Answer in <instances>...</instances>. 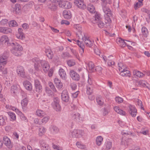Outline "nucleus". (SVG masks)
Wrapping results in <instances>:
<instances>
[{"mask_svg": "<svg viewBox=\"0 0 150 150\" xmlns=\"http://www.w3.org/2000/svg\"><path fill=\"white\" fill-rule=\"evenodd\" d=\"M96 99L97 103L98 105H103L104 103L102 101V98L100 96H96Z\"/></svg>", "mask_w": 150, "mask_h": 150, "instance_id": "obj_33", "label": "nucleus"}, {"mask_svg": "<svg viewBox=\"0 0 150 150\" xmlns=\"http://www.w3.org/2000/svg\"><path fill=\"white\" fill-rule=\"evenodd\" d=\"M76 145L77 147L81 149H83L85 147V146L81 144V143L79 142H77L76 143Z\"/></svg>", "mask_w": 150, "mask_h": 150, "instance_id": "obj_60", "label": "nucleus"}, {"mask_svg": "<svg viewBox=\"0 0 150 150\" xmlns=\"http://www.w3.org/2000/svg\"><path fill=\"white\" fill-rule=\"evenodd\" d=\"M117 41H118L120 42V45L122 47H125L127 45V43L124 41V40H122L121 38H120L117 40Z\"/></svg>", "mask_w": 150, "mask_h": 150, "instance_id": "obj_30", "label": "nucleus"}, {"mask_svg": "<svg viewBox=\"0 0 150 150\" xmlns=\"http://www.w3.org/2000/svg\"><path fill=\"white\" fill-rule=\"evenodd\" d=\"M0 41L2 43H6L8 44L9 42L8 38L7 35H3L1 37Z\"/></svg>", "mask_w": 150, "mask_h": 150, "instance_id": "obj_25", "label": "nucleus"}, {"mask_svg": "<svg viewBox=\"0 0 150 150\" xmlns=\"http://www.w3.org/2000/svg\"><path fill=\"white\" fill-rule=\"evenodd\" d=\"M33 61L35 63V69L38 71L42 67L43 71L46 72L49 69L50 67L47 62L45 60H40L39 59L35 58L33 59Z\"/></svg>", "mask_w": 150, "mask_h": 150, "instance_id": "obj_1", "label": "nucleus"}, {"mask_svg": "<svg viewBox=\"0 0 150 150\" xmlns=\"http://www.w3.org/2000/svg\"><path fill=\"white\" fill-rule=\"evenodd\" d=\"M84 46L83 45H82V46L81 47V48L79 49V53L81 56H82V53L84 52Z\"/></svg>", "mask_w": 150, "mask_h": 150, "instance_id": "obj_64", "label": "nucleus"}, {"mask_svg": "<svg viewBox=\"0 0 150 150\" xmlns=\"http://www.w3.org/2000/svg\"><path fill=\"white\" fill-rule=\"evenodd\" d=\"M87 9L90 13H94V6L93 4L90 3L88 6Z\"/></svg>", "mask_w": 150, "mask_h": 150, "instance_id": "obj_37", "label": "nucleus"}, {"mask_svg": "<svg viewBox=\"0 0 150 150\" xmlns=\"http://www.w3.org/2000/svg\"><path fill=\"white\" fill-rule=\"evenodd\" d=\"M133 74L134 75H136L139 77H142L144 76V74L142 73H141L139 71H137V70H134L133 71Z\"/></svg>", "mask_w": 150, "mask_h": 150, "instance_id": "obj_29", "label": "nucleus"}, {"mask_svg": "<svg viewBox=\"0 0 150 150\" xmlns=\"http://www.w3.org/2000/svg\"><path fill=\"white\" fill-rule=\"evenodd\" d=\"M13 11L16 13H19L21 11V8L19 4L15 5L13 8Z\"/></svg>", "mask_w": 150, "mask_h": 150, "instance_id": "obj_26", "label": "nucleus"}, {"mask_svg": "<svg viewBox=\"0 0 150 150\" xmlns=\"http://www.w3.org/2000/svg\"><path fill=\"white\" fill-rule=\"evenodd\" d=\"M114 110L118 113L122 115H125L126 113L125 111L120 109L119 108L115 106L114 108Z\"/></svg>", "mask_w": 150, "mask_h": 150, "instance_id": "obj_23", "label": "nucleus"}, {"mask_svg": "<svg viewBox=\"0 0 150 150\" xmlns=\"http://www.w3.org/2000/svg\"><path fill=\"white\" fill-rule=\"evenodd\" d=\"M47 56L49 59H52L53 57V52L50 50L49 49H46L45 50Z\"/></svg>", "mask_w": 150, "mask_h": 150, "instance_id": "obj_24", "label": "nucleus"}, {"mask_svg": "<svg viewBox=\"0 0 150 150\" xmlns=\"http://www.w3.org/2000/svg\"><path fill=\"white\" fill-rule=\"evenodd\" d=\"M53 108L57 111H59L61 110V107L59 104H53Z\"/></svg>", "mask_w": 150, "mask_h": 150, "instance_id": "obj_46", "label": "nucleus"}, {"mask_svg": "<svg viewBox=\"0 0 150 150\" xmlns=\"http://www.w3.org/2000/svg\"><path fill=\"white\" fill-rule=\"evenodd\" d=\"M70 86L73 90H75L77 88L76 84L74 83H71L70 84Z\"/></svg>", "mask_w": 150, "mask_h": 150, "instance_id": "obj_62", "label": "nucleus"}, {"mask_svg": "<svg viewBox=\"0 0 150 150\" xmlns=\"http://www.w3.org/2000/svg\"><path fill=\"white\" fill-rule=\"evenodd\" d=\"M49 118L48 117H45L42 119L40 120V123L43 124L46 123L48 121Z\"/></svg>", "mask_w": 150, "mask_h": 150, "instance_id": "obj_51", "label": "nucleus"}, {"mask_svg": "<svg viewBox=\"0 0 150 150\" xmlns=\"http://www.w3.org/2000/svg\"><path fill=\"white\" fill-rule=\"evenodd\" d=\"M46 129L44 127H41L39 129V136H41L43 135L45 132Z\"/></svg>", "mask_w": 150, "mask_h": 150, "instance_id": "obj_44", "label": "nucleus"}, {"mask_svg": "<svg viewBox=\"0 0 150 150\" xmlns=\"http://www.w3.org/2000/svg\"><path fill=\"white\" fill-rule=\"evenodd\" d=\"M93 85H88L87 87L86 93L88 95L89 99L93 100H94Z\"/></svg>", "mask_w": 150, "mask_h": 150, "instance_id": "obj_7", "label": "nucleus"}, {"mask_svg": "<svg viewBox=\"0 0 150 150\" xmlns=\"http://www.w3.org/2000/svg\"><path fill=\"white\" fill-rule=\"evenodd\" d=\"M131 115L133 117H135L137 113V110L133 106L130 105L129 106Z\"/></svg>", "mask_w": 150, "mask_h": 150, "instance_id": "obj_20", "label": "nucleus"}, {"mask_svg": "<svg viewBox=\"0 0 150 150\" xmlns=\"http://www.w3.org/2000/svg\"><path fill=\"white\" fill-rule=\"evenodd\" d=\"M61 99L62 100L66 103L68 102L69 97L68 92L66 91H64L61 93Z\"/></svg>", "mask_w": 150, "mask_h": 150, "instance_id": "obj_11", "label": "nucleus"}, {"mask_svg": "<svg viewBox=\"0 0 150 150\" xmlns=\"http://www.w3.org/2000/svg\"><path fill=\"white\" fill-rule=\"evenodd\" d=\"M143 5V2H137L134 5V8L135 10H137Z\"/></svg>", "mask_w": 150, "mask_h": 150, "instance_id": "obj_49", "label": "nucleus"}, {"mask_svg": "<svg viewBox=\"0 0 150 150\" xmlns=\"http://www.w3.org/2000/svg\"><path fill=\"white\" fill-rule=\"evenodd\" d=\"M71 135L73 137L77 138L79 137L78 130L74 129L71 132Z\"/></svg>", "mask_w": 150, "mask_h": 150, "instance_id": "obj_36", "label": "nucleus"}, {"mask_svg": "<svg viewBox=\"0 0 150 150\" xmlns=\"http://www.w3.org/2000/svg\"><path fill=\"white\" fill-rule=\"evenodd\" d=\"M28 100L27 98H25L23 99L21 101V104L22 108H25L26 106L28 104Z\"/></svg>", "mask_w": 150, "mask_h": 150, "instance_id": "obj_34", "label": "nucleus"}, {"mask_svg": "<svg viewBox=\"0 0 150 150\" xmlns=\"http://www.w3.org/2000/svg\"><path fill=\"white\" fill-rule=\"evenodd\" d=\"M142 34L144 37H146L148 35L147 29L145 27H143L142 29Z\"/></svg>", "mask_w": 150, "mask_h": 150, "instance_id": "obj_40", "label": "nucleus"}, {"mask_svg": "<svg viewBox=\"0 0 150 150\" xmlns=\"http://www.w3.org/2000/svg\"><path fill=\"white\" fill-rule=\"evenodd\" d=\"M137 103H138V105L139 106H140V108L142 109L143 110H144V108L143 107V105L142 104V101L139 100H138V101H137Z\"/></svg>", "mask_w": 150, "mask_h": 150, "instance_id": "obj_61", "label": "nucleus"}, {"mask_svg": "<svg viewBox=\"0 0 150 150\" xmlns=\"http://www.w3.org/2000/svg\"><path fill=\"white\" fill-rule=\"evenodd\" d=\"M102 69V68L99 66L96 67L95 69V71L99 74L101 73Z\"/></svg>", "mask_w": 150, "mask_h": 150, "instance_id": "obj_55", "label": "nucleus"}, {"mask_svg": "<svg viewBox=\"0 0 150 150\" xmlns=\"http://www.w3.org/2000/svg\"><path fill=\"white\" fill-rule=\"evenodd\" d=\"M7 113L12 120L14 121L16 120V116L14 113L11 112H8Z\"/></svg>", "mask_w": 150, "mask_h": 150, "instance_id": "obj_38", "label": "nucleus"}, {"mask_svg": "<svg viewBox=\"0 0 150 150\" xmlns=\"http://www.w3.org/2000/svg\"><path fill=\"white\" fill-rule=\"evenodd\" d=\"M55 2H57L59 7L64 8H69L71 7L70 3L67 1L64 0H55Z\"/></svg>", "mask_w": 150, "mask_h": 150, "instance_id": "obj_6", "label": "nucleus"}, {"mask_svg": "<svg viewBox=\"0 0 150 150\" xmlns=\"http://www.w3.org/2000/svg\"><path fill=\"white\" fill-rule=\"evenodd\" d=\"M40 144L42 150H51L49 145L45 141L41 140L40 141Z\"/></svg>", "mask_w": 150, "mask_h": 150, "instance_id": "obj_13", "label": "nucleus"}, {"mask_svg": "<svg viewBox=\"0 0 150 150\" xmlns=\"http://www.w3.org/2000/svg\"><path fill=\"white\" fill-rule=\"evenodd\" d=\"M121 72L120 73V75L122 76H127L128 77H130V72L129 71H127V69H126V71H121Z\"/></svg>", "mask_w": 150, "mask_h": 150, "instance_id": "obj_28", "label": "nucleus"}, {"mask_svg": "<svg viewBox=\"0 0 150 150\" xmlns=\"http://www.w3.org/2000/svg\"><path fill=\"white\" fill-rule=\"evenodd\" d=\"M22 31L23 29L22 28H20L18 29V33L16 35V36L18 38L23 40L25 38V36Z\"/></svg>", "mask_w": 150, "mask_h": 150, "instance_id": "obj_18", "label": "nucleus"}, {"mask_svg": "<svg viewBox=\"0 0 150 150\" xmlns=\"http://www.w3.org/2000/svg\"><path fill=\"white\" fill-rule=\"evenodd\" d=\"M103 140L102 137L100 136H98L96 139V144L98 146H100L102 144Z\"/></svg>", "mask_w": 150, "mask_h": 150, "instance_id": "obj_32", "label": "nucleus"}, {"mask_svg": "<svg viewBox=\"0 0 150 150\" xmlns=\"http://www.w3.org/2000/svg\"><path fill=\"white\" fill-rule=\"evenodd\" d=\"M12 47L11 50L12 53L17 56H20L21 55V52L23 50L22 46L16 42H13L10 44Z\"/></svg>", "mask_w": 150, "mask_h": 150, "instance_id": "obj_3", "label": "nucleus"}, {"mask_svg": "<svg viewBox=\"0 0 150 150\" xmlns=\"http://www.w3.org/2000/svg\"><path fill=\"white\" fill-rule=\"evenodd\" d=\"M115 100L118 103H120L123 102V99L122 98L118 97L115 98Z\"/></svg>", "mask_w": 150, "mask_h": 150, "instance_id": "obj_56", "label": "nucleus"}, {"mask_svg": "<svg viewBox=\"0 0 150 150\" xmlns=\"http://www.w3.org/2000/svg\"><path fill=\"white\" fill-rule=\"evenodd\" d=\"M49 86L50 88L52 89L54 92H56L57 90L52 83L50 82L48 83Z\"/></svg>", "mask_w": 150, "mask_h": 150, "instance_id": "obj_50", "label": "nucleus"}, {"mask_svg": "<svg viewBox=\"0 0 150 150\" xmlns=\"http://www.w3.org/2000/svg\"><path fill=\"white\" fill-rule=\"evenodd\" d=\"M55 0H53V1L48 6V8L50 9L51 10L53 11H56L57 8V6L58 5L57 2H55Z\"/></svg>", "mask_w": 150, "mask_h": 150, "instance_id": "obj_17", "label": "nucleus"}, {"mask_svg": "<svg viewBox=\"0 0 150 150\" xmlns=\"http://www.w3.org/2000/svg\"><path fill=\"white\" fill-rule=\"evenodd\" d=\"M107 4L105 3H103L102 4L103 9L106 14V15L108 17V23H106V24H107L108 26H109L110 24L111 21L110 19V17H112V14L110 10L108 8L107 6Z\"/></svg>", "mask_w": 150, "mask_h": 150, "instance_id": "obj_4", "label": "nucleus"}, {"mask_svg": "<svg viewBox=\"0 0 150 150\" xmlns=\"http://www.w3.org/2000/svg\"><path fill=\"white\" fill-rule=\"evenodd\" d=\"M17 90V87L16 86H13L11 87V91L12 93H15Z\"/></svg>", "mask_w": 150, "mask_h": 150, "instance_id": "obj_57", "label": "nucleus"}, {"mask_svg": "<svg viewBox=\"0 0 150 150\" xmlns=\"http://www.w3.org/2000/svg\"><path fill=\"white\" fill-rule=\"evenodd\" d=\"M70 50L71 52L79 60V57L77 53L75 50H74L73 49L70 48Z\"/></svg>", "mask_w": 150, "mask_h": 150, "instance_id": "obj_54", "label": "nucleus"}, {"mask_svg": "<svg viewBox=\"0 0 150 150\" xmlns=\"http://www.w3.org/2000/svg\"><path fill=\"white\" fill-rule=\"evenodd\" d=\"M36 114L39 116H42V117L45 115V114L44 111L40 110H37Z\"/></svg>", "mask_w": 150, "mask_h": 150, "instance_id": "obj_42", "label": "nucleus"}, {"mask_svg": "<svg viewBox=\"0 0 150 150\" xmlns=\"http://www.w3.org/2000/svg\"><path fill=\"white\" fill-rule=\"evenodd\" d=\"M23 84L25 88L29 91H31L32 89V86L31 83L28 81H25L23 82Z\"/></svg>", "mask_w": 150, "mask_h": 150, "instance_id": "obj_19", "label": "nucleus"}, {"mask_svg": "<svg viewBox=\"0 0 150 150\" xmlns=\"http://www.w3.org/2000/svg\"><path fill=\"white\" fill-rule=\"evenodd\" d=\"M94 24L96 25L100 28H103L104 26L105 27L106 26H109L107 24H104L101 15L99 13L94 11Z\"/></svg>", "mask_w": 150, "mask_h": 150, "instance_id": "obj_2", "label": "nucleus"}, {"mask_svg": "<svg viewBox=\"0 0 150 150\" xmlns=\"http://www.w3.org/2000/svg\"><path fill=\"white\" fill-rule=\"evenodd\" d=\"M75 4L80 9H84L86 6L83 2V0H75L74 1Z\"/></svg>", "mask_w": 150, "mask_h": 150, "instance_id": "obj_14", "label": "nucleus"}, {"mask_svg": "<svg viewBox=\"0 0 150 150\" xmlns=\"http://www.w3.org/2000/svg\"><path fill=\"white\" fill-rule=\"evenodd\" d=\"M35 85L36 91L39 93H41L42 90V88L40 81L38 80H35Z\"/></svg>", "mask_w": 150, "mask_h": 150, "instance_id": "obj_10", "label": "nucleus"}, {"mask_svg": "<svg viewBox=\"0 0 150 150\" xmlns=\"http://www.w3.org/2000/svg\"><path fill=\"white\" fill-rule=\"evenodd\" d=\"M5 119H6V117L0 116V126H3L6 124Z\"/></svg>", "mask_w": 150, "mask_h": 150, "instance_id": "obj_35", "label": "nucleus"}, {"mask_svg": "<svg viewBox=\"0 0 150 150\" xmlns=\"http://www.w3.org/2000/svg\"><path fill=\"white\" fill-rule=\"evenodd\" d=\"M3 144L9 149H11L12 147L11 142L10 139L6 136H4L3 138Z\"/></svg>", "mask_w": 150, "mask_h": 150, "instance_id": "obj_9", "label": "nucleus"}, {"mask_svg": "<svg viewBox=\"0 0 150 150\" xmlns=\"http://www.w3.org/2000/svg\"><path fill=\"white\" fill-rule=\"evenodd\" d=\"M118 65L119 67V70L120 71H126V67L124 66L122 63L121 62L118 63Z\"/></svg>", "mask_w": 150, "mask_h": 150, "instance_id": "obj_43", "label": "nucleus"}, {"mask_svg": "<svg viewBox=\"0 0 150 150\" xmlns=\"http://www.w3.org/2000/svg\"><path fill=\"white\" fill-rule=\"evenodd\" d=\"M59 74L60 77L63 79L66 78V74L64 70L62 69H60L59 71Z\"/></svg>", "mask_w": 150, "mask_h": 150, "instance_id": "obj_27", "label": "nucleus"}, {"mask_svg": "<svg viewBox=\"0 0 150 150\" xmlns=\"http://www.w3.org/2000/svg\"><path fill=\"white\" fill-rule=\"evenodd\" d=\"M103 3H105L106 4H110L112 3V0H101Z\"/></svg>", "mask_w": 150, "mask_h": 150, "instance_id": "obj_59", "label": "nucleus"}, {"mask_svg": "<svg viewBox=\"0 0 150 150\" xmlns=\"http://www.w3.org/2000/svg\"><path fill=\"white\" fill-rule=\"evenodd\" d=\"M18 25L17 23L14 20L10 21L9 23V26L10 27H16Z\"/></svg>", "mask_w": 150, "mask_h": 150, "instance_id": "obj_39", "label": "nucleus"}, {"mask_svg": "<svg viewBox=\"0 0 150 150\" xmlns=\"http://www.w3.org/2000/svg\"><path fill=\"white\" fill-rule=\"evenodd\" d=\"M50 130L51 132L53 133H57L59 132V129L56 126L54 125H52L50 128Z\"/></svg>", "mask_w": 150, "mask_h": 150, "instance_id": "obj_31", "label": "nucleus"}, {"mask_svg": "<svg viewBox=\"0 0 150 150\" xmlns=\"http://www.w3.org/2000/svg\"><path fill=\"white\" fill-rule=\"evenodd\" d=\"M82 33L81 32H79L77 34L78 35V37H79V38L80 39L81 38L83 41L84 42L86 46L91 47L93 45L91 41L87 37L86 35L84 34H83V36Z\"/></svg>", "mask_w": 150, "mask_h": 150, "instance_id": "obj_5", "label": "nucleus"}, {"mask_svg": "<svg viewBox=\"0 0 150 150\" xmlns=\"http://www.w3.org/2000/svg\"><path fill=\"white\" fill-rule=\"evenodd\" d=\"M16 72L19 76L23 78H25L26 77L24 69L22 66H18L17 67Z\"/></svg>", "mask_w": 150, "mask_h": 150, "instance_id": "obj_8", "label": "nucleus"}, {"mask_svg": "<svg viewBox=\"0 0 150 150\" xmlns=\"http://www.w3.org/2000/svg\"><path fill=\"white\" fill-rule=\"evenodd\" d=\"M67 64L69 67H71L74 66L75 64L74 60L73 59H70L67 61Z\"/></svg>", "mask_w": 150, "mask_h": 150, "instance_id": "obj_47", "label": "nucleus"}, {"mask_svg": "<svg viewBox=\"0 0 150 150\" xmlns=\"http://www.w3.org/2000/svg\"><path fill=\"white\" fill-rule=\"evenodd\" d=\"M12 32V30L10 28L5 27H0V32L3 34H8Z\"/></svg>", "mask_w": 150, "mask_h": 150, "instance_id": "obj_16", "label": "nucleus"}, {"mask_svg": "<svg viewBox=\"0 0 150 150\" xmlns=\"http://www.w3.org/2000/svg\"><path fill=\"white\" fill-rule=\"evenodd\" d=\"M11 109L13 111H15L16 112H18L20 114L22 113L21 112L19 111V110L17 109L15 107L11 106Z\"/></svg>", "mask_w": 150, "mask_h": 150, "instance_id": "obj_63", "label": "nucleus"}, {"mask_svg": "<svg viewBox=\"0 0 150 150\" xmlns=\"http://www.w3.org/2000/svg\"><path fill=\"white\" fill-rule=\"evenodd\" d=\"M70 76L71 78L76 81L79 80L80 77L79 74L73 70H71L70 71Z\"/></svg>", "mask_w": 150, "mask_h": 150, "instance_id": "obj_12", "label": "nucleus"}, {"mask_svg": "<svg viewBox=\"0 0 150 150\" xmlns=\"http://www.w3.org/2000/svg\"><path fill=\"white\" fill-rule=\"evenodd\" d=\"M46 93L48 94V96H53V93L52 91L49 88H46Z\"/></svg>", "mask_w": 150, "mask_h": 150, "instance_id": "obj_52", "label": "nucleus"}, {"mask_svg": "<svg viewBox=\"0 0 150 150\" xmlns=\"http://www.w3.org/2000/svg\"><path fill=\"white\" fill-rule=\"evenodd\" d=\"M140 86H142L144 87H146L149 89L148 86L147 85H148V83L146 82L144 80L140 81Z\"/></svg>", "mask_w": 150, "mask_h": 150, "instance_id": "obj_41", "label": "nucleus"}, {"mask_svg": "<svg viewBox=\"0 0 150 150\" xmlns=\"http://www.w3.org/2000/svg\"><path fill=\"white\" fill-rule=\"evenodd\" d=\"M0 63H2L4 65H5L7 63L6 59L3 57H0Z\"/></svg>", "mask_w": 150, "mask_h": 150, "instance_id": "obj_53", "label": "nucleus"}, {"mask_svg": "<svg viewBox=\"0 0 150 150\" xmlns=\"http://www.w3.org/2000/svg\"><path fill=\"white\" fill-rule=\"evenodd\" d=\"M63 15L64 18L67 19H70L71 17V14L69 11H64L63 12Z\"/></svg>", "mask_w": 150, "mask_h": 150, "instance_id": "obj_22", "label": "nucleus"}, {"mask_svg": "<svg viewBox=\"0 0 150 150\" xmlns=\"http://www.w3.org/2000/svg\"><path fill=\"white\" fill-rule=\"evenodd\" d=\"M54 83L56 85V87L59 89H61L63 87L62 83L60 80L57 78H55L54 79Z\"/></svg>", "mask_w": 150, "mask_h": 150, "instance_id": "obj_21", "label": "nucleus"}, {"mask_svg": "<svg viewBox=\"0 0 150 150\" xmlns=\"http://www.w3.org/2000/svg\"><path fill=\"white\" fill-rule=\"evenodd\" d=\"M72 117L73 119L77 122H80L82 120V118L80 117V115L78 113L73 114Z\"/></svg>", "mask_w": 150, "mask_h": 150, "instance_id": "obj_15", "label": "nucleus"}, {"mask_svg": "<svg viewBox=\"0 0 150 150\" xmlns=\"http://www.w3.org/2000/svg\"><path fill=\"white\" fill-rule=\"evenodd\" d=\"M112 146V143L110 142H108L106 145V149L109 150L110 149Z\"/></svg>", "mask_w": 150, "mask_h": 150, "instance_id": "obj_58", "label": "nucleus"}, {"mask_svg": "<svg viewBox=\"0 0 150 150\" xmlns=\"http://www.w3.org/2000/svg\"><path fill=\"white\" fill-rule=\"evenodd\" d=\"M62 57L64 59L69 57H71V55L69 53L67 52H63L61 55Z\"/></svg>", "mask_w": 150, "mask_h": 150, "instance_id": "obj_45", "label": "nucleus"}, {"mask_svg": "<svg viewBox=\"0 0 150 150\" xmlns=\"http://www.w3.org/2000/svg\"><path fill=\"white\" fill-rule=\"evenodd\" d=\"M103 110V115L105 116L108 115L110 111L109 109L107 108H105Z\"/></svg>", "mask_w": 150, "mask_h": 150, "instance_id": "obj_48", "label": "nucleus"}]
</instances>
